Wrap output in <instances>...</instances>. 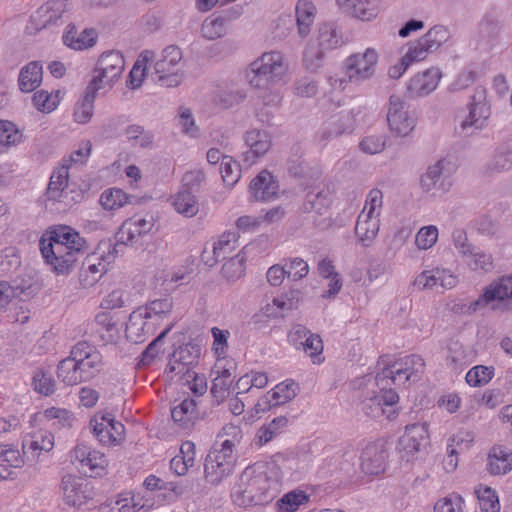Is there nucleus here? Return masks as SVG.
<instances>
[{"mask_svg":"<svg viewBox=\"0 0 512 512\" xmlns=\"http://www.w3.org/2000/svg\"><path fill=\"white\" fill-rule=\"evenodd\" d=\"M39 248L45 263L54 273L67 275L74 269L79 255L88 250V243L73 228L60 225L42 235Z\"/></svg>","mask_w":512,"mask_h":512,"instance_id":"f257e3e1","label":"nucleus"},{"mask_svg":"<svg viewBox=\"0 0 512 512\" xmlns=\"http://www.w3.org/2000/svg\"><path fill=\"white\" fill-rule=\"evenodd\" d=\"M241 482L246 485L243 493L256 505L272 502L280 489L277 468L267 462H256L246 467L241 474Z\"/></svg>","mask_w":512,"mask_h":512,"instance_id":"f03ea898","label":"nucleus"},{"mask_svg":"<svg viewBox=\"0 0 512 512\" xmlns=\"http://www.w3.org/2000/svg\"><path fill=\"white\" fill-rule=\"evenodd\" d=\"M287 72V64L281 52L271 51L250 64L246 77L249 84L258 89H269L278 84Z\"/></svg>","mask_w":512,"mask_h":512,"instance_id":"7ed1b4c3","label":"nucleus"},{"mask_svg":"<svg viewBox=\"0 0 512 512\" xmlns=\"http://www.w3.org/2000/svg\"><path fill=\"white\" fill-rule=\"evenodd\" d=\"M493 302H496L493 309L512 310V273L491 282L477 300L464 305L466 310H462V313L473 314Z\"/></svg>","mask_w":512,"mask_h":512,"instance_id":"20e7f679","label":"nucleus"},{"mask_svg":"<svg viewBox=\"0 0 512 512\" xmlns=\"http://www.w3.org/2000/svg\"><path fill=\"white\" fill-rule=\"evenodd\" d=\"M89 428L102 446H118L125 441L124 425L108 411H99L91 417Z\"/></svg>","mask_w":512,"mask_h":512,"instance_id":"39448f33","label":"nucleus"},{"mask_svg":"<svg viewBox=\"0 0 512 512\" xmlns=\"http://www.w3.org/2000/svg\"><path fill=\"white\" fill-rule=\"evenodd\" d=\"M182 59V52L176 45L167 46L161 58L154 64V81L164 87H176L182 82V74L177 66Z\"/></svg>","mask_w":512,"mask_h":512,"instance_id":"423d86ee","label":"nucleus"},{"mask_svg":"<svg viewBox=\"0 0 512 512\" xmlns=\"http://www.w3.org/2000/svg\"><path fill=\"white\" fill-rule=\"evenodd\" d=\"M425 362L419 355H410L396 361L391 366L384 367L378 372V379L389 385L398 383L399 376L404 375V382L414 383L421 379L424 373Z\"/></svg>","mask_w":512,"mask_h":512,"instance_id":"0eeeda50","label":"nucleus"},{"mask_svg":"<svg viewBox=\"0 0 512 512\" xmlns=\"http://www.w3.org/2000/svg\"><path fill=\"white\" fill-rule=\"evenodd\" d=\"M378 391L368 392L361 400L360 406L363 413L369 417H379L386 413L385 407H393L399 401V395L393 388H388L389 384L378 379V373L375 376Z\"/></svg>","mask_w":512,"mask_h":512,"instance_id":"6e6552de","label":"nucleus"},{"mask_svg":"<svg viewBox=\"0 0 512 512\" xmlns=\"http://www.w3.org/2000/svg\"><path fill=\"white\" fill-rule=\"evenodd\" d=\"M485 99V88L482 86L476 87L468 104L469 113L462 120L459 127V134L461 136H470L474 130H480L485 126V122L490 116V107L486 104Z\"/></svg>","mask_w":512,"mask_h":512,"instance_id":"1a4fd4ad","label":"nucleus"},{"mask_svg":"<svg viewBox=\"0 0 512 512\" xmlns=\"http://www.w3.org/2000/svg\"><path fill=\"white\" fill-rule=\"evenodd\" d=\"M387 122L397 136L405 137L414 129L416 121L409 106L398 95H391L388 102Z\"/></svg>","mask_w":512,"mask_h":512,"instance_id":"9d476101","label":"nucleus"},{"mask_svg":"<svg viewBox=\"0 0 512 512\" xmlns=\"http://www.w3.org/2000/svg\"><path fill=\"white\" fill-rule=\"evenodd\" d=\"M68 0H49L40 6L31 16V22L37 30L62 24L70 13Z\"/></svg>","mask_w":512,"mask_h":512,"instance_id":"9b49d317","label":"nucleus"},{"mask_svg":"<svg viewBox=\"0 0 512 512\" xmlns=\"http://www.w3.org/2000/svg\"><path fill=\"white\" fill-rule=\"evenodd\" d=\"M125 60L118 51L103 53L97 61L95 75L91 81H96V88L101 89L103 85H112L122 74Z\"/></svg>","mask_w":512,"mask_h":512,"instance_id":"f8f14e48","label":"nucleus"},{"mask_svg":"<svg viewBox=\"0 0 512 512\" xmlns=\"http://www.w3.org/2000/svg\"><path fill=\"white\" fill-rule=\"evenodd\" d=\"M61 490L65 503L73 507L82 506L93 499L95 494L90 481L71 474L63 476Z\"/></svg>","mask_w":512,"mask_h":512,"instance_id":"ddd939ff","label":"nucleus"},{"mask_svg":"<svg viewBox=\"0 0 512 512\" xmlns=\"http://www.w3.org/2000/svg\"><path fill=\"white\" fill-rule=\"evenodd\" d=\"M201 348L195 343H186L179 346L170 356L166 371L180 375L189 381L191 367L198 364Z\"/></svg>","mask_w":512,"mask_h":512,"instance_id":"4468645a","label":"nucleus"},{"mask_svg":"<svg viewBox=\"0 0 512 512\" xmlns=\"http://www.w3.org/2000/svg\"><path fill=\"white\" fill-rule=\"evenodd\" d=\"M298 392L299 386L292 380L279 383L258 399L254 409L256 413H264L276 409L293 400Z\"/></svg>","mask_w":512,"mask_h":512,"instance_id":"2eb2a0df","label":"nucleus"},{"mask_svg":"<svg viewBox=\"0 0 512 512\" xmlns=\"http://www.w3.org/2000/svg\"><path fill=\"white\" fill-rule=\"evenodd\" d=\"M377 52L368 48L363 54H353L346 59V74L351 82L369 79L375 72Z\"/></svg>","mask_w":512,"mask_h":512,"instance_id":"dca6fc26","label":"nucleus"},{"mask_svg":"<svg viewBox=\"0 0 512 512\" xmlns=\"http://www.w3.org/2000/svg\"><path fill=\"white\" fill-rule=\"evenodd\" d=\"M332 194L330 185L324 181L308 186L302 204L303 212L323 215L332 204Z\"/></svg>","mask_w":512,"mask_h":512,"instance_id":"f3484780","label":"nucleus"},{"mask_svg":"<svg viewBox=\"0 0 512 512\" xmlns=\"http://www.w3.org/2000/svg\"><path fill=\"white\" fill-rule=\"evenodd\" d=\"M450 34L446 27L435 25L419 40L410 42L409 49L413 52L414 58L424 60L429 53L436 51L449 39Z\"/></svg>","mask_w":512,"mask_h":512,"instance_id":"a211bd4d","label":"nucleus"},{"mask_svg":"<svg viewBox=\"0 0 512 512\" xmlns=\"http://www.w3.org/2000/svg\"><path fill=\"white\" fill-rule=\"evenodd\" d=\"M428 429L426 423H413L407 425L404 434L399 438L397 448L406 456H412L428 443Z\"/></svg>","mask_w":512,"mask_h":512,"instance_id":"6ab92c4d","label":"nucleus"},{"mask_svg":"<svg viewBox=\"0 0 512 512\" xmlns=\"http://www.w3.org/2000/svg\"><path fill=\"white\" fill-rule=\"evenodd\" d=\"M278 190V181L267 170H262L249 185L251 198L255 201H269L277 195Z\"/></svg>","mask_w":512,"mask_h":512,"instance_id":"aec40b11","label":"nucleus"},{"mask_svg":"<svg viewBox=\"0 0 512 512\" xmlns=\"http://www.w3.org/2000/svg\"><path fill=\"white\" fill-rule=\"evenodd\" d=\"M171 417L174 423L182 430H191L200 416L198 404L192 398H185L171 408Z\"/></svg>","mask_w":512,"mask_h":512,"instance_id":"412c9836","label":"nucleus"},{"mask_svg":"<svg viewBox=\"0 0 512 512\" xmlns=\"http://www.w3.org/2000/svg\"><path fill=\"white\" fill-rule=\"evenodd\" d=\"M387 452L383 445L368 444L361 453V469L365 474L378 475L385 470Z\"/></svg>","mask_w":512,"mask_h":512,"instance_id":"4be33fe9","label":"nucleus"},{"mask_svg":"<svg viewBox=\"0 0 512 512\" xmlns=\"http://www.w3.org/2000/svg\"><path fill=\"white\" fill-rule=\"evenodd\" d=\"M441 78L438 68H430L423 73L416 74L408 83L407 91L410 97H421L434 91Z\"/></svg>","mask_w":512,"mask_h":512,"instance_id":"5701e85b","label":"nucleus"},{"mask_svg":"<svg viewBox=\"0 0 512 512\" xmlns=\"http://www.w3.org/2000/svg\"><path fill=\"white\" fill-rule=\"evenodd\" d=\"M353 128V117L350 111L341 112L326 121L318 132L320 141L327 142Z\"/></svg>","mask_w":512,"mask_h":512,"instance_id":"b1692460","label":"nucleus"},{"mask_svg":"<svg viewBox=\"0 0 512 512\" xmlns=\"http://www.w3.org/2000/svg\"><path fill=\"white\" fill-rule=\"evenodd\" d=\"M512 470V452L503 446H494L487 458V471L491 475H504Z\"/></svg>","mask_w":512,"mask_h":512,"instance_id":"393cba45","label":"nucleus"},{"mask_svg":"<svg viewBox=\"0 0 512 512\" xmlns=\"http://www.w3.org/2000/svg\"><path fill=\"white\" fill-rule=\"evenodd\" d=\"M32 292V284L29 280L20 281L16 278L11 282L0 281V308L6 307L13 298L27 297Z\"/></svg>","mask_w":512,"mask_h":512,"instance_id":"a878e982","label":"nucleus"},{"mask_svg":"<svg viewBox=\"0 0 512 512\" xmlns=\"http://www.w3.org/2000/svg\"><path fill=\"white\" fill-rule=\"evenodd\" d=\"M99 89L96 88V81H90L86 87L84 95L75 104L74 120L79 124H86L90 121L94 111V101L96 93Z\"/></svg>","mask_w":512,"mask_h":512,"instance_id":"bb28decb","label":"nucleus"},{"mask_svg":"<svg viewBox=\"0 0 512 512\" xmlns=\"http://www.w3.org/2000/svg\"><path fill=\"white\" fill-rule=\"evenodd\" d=\"M96 41V33L93 29H84L81 33L74 24H69L63 34V42L74 50H84L92 47Z\"/></svg>","mask_w":512,"mask_h":512,"instance_id":"cd10ccee","label":"nucleus"},{"mask_svg":"<svg viewBox=\"0 0 512 512\" xmlns=\"http://www.w3.org/2000/svg\"><path fill=\"white\" fill-rule=\"evenodd\" d=\"M446 161L439 160L434 165L429 166L426 173L421 176L420 183L425 191L433 188H439L444 191L448 190L451 182L448 177H443V168Z\"/></svg>","mask_w":512,"mask_h":512,"instance_id":"c85d7f7f","label":"nucleus"},{"mask_svg":"<svg viewBox=\"0 0 512 512\" xmlns=\"http://www.w3.org/2000/svg\"><path fill=\"white\" fill-rule=\"evenodd\" d=\"M68 177V166L63 165L52 173L46 192L47 200L63 201L67 197Z\"/></svg>","mask_w":512,"mask_h":512,"instance_id":"c756f323","label":"nucleus"},{"mask_svg":"<svg viewBox=\"0 0 512 512\" xmlns=\"http://www.w3.org/2000/svg\"><path fill=\"white\" fill-rule=\"evenodd\" d=\"M337 3L363 21L375 18L379 12L378 0H337Z\"/></svg>","mask_w":512,"mask_h":512,"instance_id":"7c9ffc66","label":"nucleus"},{"mask_svg":"<svg viewBox=\"0 0 512 512\" xmlns=\"http://www.w3.org/2000/svg\"><path fill=\"white\" fill-rule=\"evenodd\" d=\"M42 65L38 61H32L25 65L19 73L18 85L22 92L34 91L42 81Z\"/></svg>","mask_w":512,"mask_h":512,"instance_id":"2f4dec72","label":"nucleus"},{"mask_svg":"<svg viewBox=\"0 0 512 512\" xmlns=\"http://www.w3.org/2000/svg\"><path fill=\"white\" fill-rule=\"evenodd\" d=\"M512 169V143L500 145L486 164V173L497 174Z\"/></svg>","mask_w":512,"mask_h":512,"instance_id":"473e14b6","label":"nucleus"},{"mask_svg":"<svg viewBox=\"0 0 512 512\" xmlns=\"http://www.w3.org/2000/svg\"><path fill=\"white\" fill-rule=\"evenodd\" d=\"M379 231V220L364 211L358 216L355 234L363 246H369Z\"/></svg>","mask_w":512,"mask_h":512,"instance_id":"72a5a7b5","label":"nucleus"},{"mask_svg":"<svg viewBox=\"0 0 512 512\" xmlns=\"http://www.w3.org/2000/svg\"><path fill=\"white\" fill-rule=\"evenodd\" d=\"M245 142L247 146L250 147V150L246 152L245 161L253 162L251 157L257 158L264 155L270 148V141L268 140V136L266 132H262L259 130H252L246 133Z\"/></svg>","mask_w":512,"mask_h":512,"instance_id":"f704fd0d","label":"nucleus"},{"mask_svg":"<svg viewBox=\"0 0 512 512\" xmlns=\"http://www.w3.org/2000/svg\"><path fill=\"white\" fill-rule=\"evenodd\" d=\"M316 8L310 0H299L296 4L295 13L298 25V32L302 38L310 32L315 17Z\"/></svg>","mask_w":512,"mask_h":512,"instance_id":"c9c22d12","label":"nucleus"},{"mask_svg":"<svg viewBox=\"0 0 512 512\" xmlns=\"http://www.w3.org/2000/svg\"><path fill=\"white\" fill-rule=\"evenodd\" d=\"M344 43L342 35L338 32L337 26L332 23H323L318 30V45L324 52L325 50H333Z\"/></svg>","mask_w":512,"mask_h":512,"instance_id":"e433bc0d","label":"nucleus"},{"mask_svg":"<svg viewBox=\"0 0 512 512\" xmlns=\"http://www.w3.org/2000/svg\"><path fill=\"white\" fill-rule=\"evenodd\" d=\"M172 205L178 213L186 217H193L199 210L198 200L195 194L189 190L180 189L178 193L173 196Z\"/></svg>","mask_w":512,"mask_h":512,"instance_id":"4c0bfd02","label":"nucleus"},{"mask_svg":"<svg viewBox=\"0 0 512 512\" xmlns=\"http://www.w3.org/2000/svg\"><path fill=\"white\" fill-rule=\"evenodd\" d=\"M173 324L167 326L155 339H153L148 346L143 350L139 356L137 366L139 368H145L150 366L156 357L161 352V348L165 343L167 334L172 329Z\"/></svg>","mask_w":512,"mask_h":512,"instance_id":"58836bf2","label":"nucleus"},{"mask_svg":"<svg viewBox=\"0 0 512 512\" xmlns=\"http://www.w3.org/2000/svg\"><path fill=\"white\" fill-rule=\"evenodd\" d=\"M79 369V380L83 382L93 379L103 368V358L99 351L90 354V357L77 361Z\"/></svg>","mask_w":512,"mask_h":512,"instance_id":"ea45409f","label":"nucleus"},{"mask_svg":"<svg viewBox=\"0 0 512 512\" xmlns=\"http://www.w3.org/2000/svg\"><path fill=\"white\" fill-rule=\"evenodd\" d=\"M130 199L131 196L127 195L122 189L108 188L102 192L99 202L103 209L114 211L130 203Z\"/></svg>","mask_w":512,"mask_h":512,"instance_id":"a19ab883","label":"nucleus"},{"mask_svg":"<svg viewBox=\"0 0 512 512\" xmlns=\"http://www.w3.org/2000/svg\"><path fill=\"white\" fill-rule=\"evenodd\" d=\"M234 468L233 464H227L222 463V465L219 464V462L212 461L205 458L204 462V474L206 480L213 484L217 485L219 484L223 478L227 477L229 474L232 473Z\"/></svg>","mask_w":512,"mask_h":512,"instance_id":"79ce46f5","label":"nucleus"},{"mask_svg":"<svg viewBox=\"0 0 512 512\" xmlns=\"http://www.w3.org/2000/svg\"><path fill=\"white\" fill-rule=\"evenodd\" d=\"M79 372L78 362L73 361V359L65 358L61 360L57 366L58 379L68 386L77 385L83 382L82 380H79Z\"/></svg>","mask_w":512,"mask_h":512,"instance_id":"37998d69","label":"nucleus"},{"mask_svg":"<svg viewBox=\"0 0 512 512\" xmlns=\"http://www.w3.org/2000/svg\"><path fill=\"white\" fill-rule=\"evenodd\" d=\"M94 260V256H87L83 262L80 277L85 285H93L105 272V265L101 261L96 264Z\"/></svg>","mask_w":512,"mask_h":512,"instance_id":"c03bdc74","label":"nucleus"},{"mask_svg":"<svg viewBox=\"0 0 512 512\" xmlns=\"http://www.w3.org/2000/svg\"><path fill=\"white\" fill-rule=\"evenodd\" d=\"M246 98V93L239 88L231 87L217 91L214 101L223 109L239 104Z\"/></svg>","mask_w":512,"mask_h":512,"instance_id":"a18cd8bd","label":"nucleus"},{"mask_svg":"<svg viewBox=\"0 0 512 512\" xmlns=\"http://www.w3.org/2000/svg\"><path fill=\"white\" fill-rule=\"evenodd\" d=\"M475 493L477 494L479 508L481 512H499L500 504L498 496L492 488L485 486H479L476 489Z\"/></svg>","mask_w":512,"mask_h":512,"instance_id":"49530a36","label":"nucleus"},{"mask_svg":"<svg viewBox=\"0 0 512 512\" xmlns=\"http://www.w3.org/2000/svg\"><path fill=\"white\" fill-rule=\"evenodd\" d=\"M245 261L246 257L242 252L231 256L222 266L223 276L229 281L239 279L244 274Z\"/></svg>","mask_w":512,"mask_h":512,"instance_id":"de8ad7c7","label":"nucleus"},{"mask_svg":"<svg viewBox=\"0 0 512 512\" xmlns=\"http://www.w3.org/2000/svg\"><path fill=\"white\" fill-rule=\"evenodd\" d=\"M309 501V495L302 490H293L286 493L277 502L281 512H295L300 505Z\"/></svg>","mask_w":512,"mask_h":512,"instance_id":"09e8293b","label":"nucleus"},{"mask_svg":"<svg viewBox=\"0 0 512 512\" xmlns=\"http://www.w3.org/2000/svg\"><path fill=\"white\" fill-rule=\"evenodd\" d=\"M501 28L502 26L496 18L487 15L479 23V36L487 44L493 45L499 36Z\"/></svg>","mask_w":512,"mask_h":512,"instance_id":"8fccbe9b","label":"nucleus"},{"mask_svg":"<svg viewBox=\"0 0 512 512\" xmlns=\"http://www.w3.org/2000/svg\"><path fill=\"white\" fill-rule=\"evenodd\" d=\"M229 17L218 16L207 18L201 27L202 36L209 40L220 38L226 34L225 23Z\"/></svg>","mask_w":512,"mask_h":512,"instance_id":"3c124183","label":"nucleus"},{"mask_svg":"<svg viewBox=\"0 0 512 512\" xmlns=\"http://www.w3.org/2000/svg\"><path fill=\"white\" fill-rule=\"evenodd\" d=\"M494 375V368L477 365L471 368L466 374V382L470 386H483L487 384Z\"/></svg>","mask_w":512,"mask_h":512,"instance_id":"603ef678","label":"nucleus"},{"mask_svg":"<svg viewBox=\"0 0 512 512\" xmlns=\"http://www.w3.org/2000/svg\"><path fill=\"white\" fill-rule=\"evenodd\" d=\"M465 261L472 270L490 271L493 269V259L488 253L479 251L476 247L472 249V253L465 257Z\"/></svg>","mask_w":512,"mask_h":512,"instance_id":"864d4df0","label":"nucleus"},{"mask_svg":"<svg viewBox=\"0 0 512 512\" xmlns=\"http://www.w3.org/2000/svg\"><path fill=\"white\" fill-rule=\"evenodd\" d=\"M172 308L173 301L171 297L155 299L145 305L144 318L166 315L171 312Z\"/></svg>","mask_w":512,"mask_h":512,"instance_id":"5fc2aeb1","label":"nucleus"},{"mask_svg":"<svg viewBox=\"0 0 512 512\" xmlns=\"http://www.w3.org/2000/svg\"><path fill=\"white\" fill-rule=\"evenodd\" d=\"M220 171L224 183L228 186H233L239 180L241 176V169L236 161H233L232 157H223L221 162Z\"/></svg>","mask_w":512,"mask_h":512,"instance_id":"6e6d98bb","label":"nucleus"},{"mask_svg":"<svg viewBox=\"0 0 512 512\" xmlns=\"http://www.w3.org/2000/svg\"><path fill=\"white\" fill-rule=\"evenodd\" d=\"M283 267H285L287 278L293 281L304 278L309 272L307 262L298 257L289 259Z\"/></svg>","mask_w":512,"mask_h":512,"instance_id":"4d7b16f0","label":"nucleus"},{"mask_svg":"<svg viewBox=\"0 0 512 512\" xmlns=\"http://www.w3.org/2000/svg\"><path fill=\"white\" fill-rule=\"evenodd\" d=\"M235 234H223L221 238L213 244L212 253L220 257L221 260L226 259L235 249Z\"/></svg>","mask_w":512,"mask_h":512,"instance_id":"13d9d810","label":"nucleus"},{"mask_svg":"<svg viewBox=\"0 0 512 512\" xmlns=\"http://www.w3.org/2000/svg\"><path fill=\"white\" fill-rule=\"evenodd\" d=\"M300 349L308 353V355L313 359V363H319V355L323 351V341L318 334L310 333L308 337L304 339Z\"/></svg>","mask_w":512,"mask_h":512,"instance_id":"bf43d9fd","label":"nucleus"},{"mask_svg":"<svg viewBox=\"0 0 512 512\" xmlns=\"http://www.w3.org/2000/svg\"><path fill=\"white\" fill-rule=\"evenodd\" d=\"M302 300V293L300 290L291 289L280 297L273 299V304L281 310L296 309Z\"/></svg>","mask_w":512,"mask_h":512,"instance_id":"052dcab7","label":"nucleus"},{"mask_svg":"<svg viewBox=\"0 0 512 512\" xmlns=\"http://www.w3.org/2000/svg\"><path fill=\"white\" fill-rule=\"evenodd\" d=\"M32 100L34 106L42 112H51L57 107L58 104L57 95L53 96L51 93H48L45 90L37 91L33 95Z\"/></svg>","mask_w":512,"mask_h":512,"instance_id":"680f3d73","label":"nucleus"},{"mask_svg":"<svg viewBox=\"0 0 512 512\" xmlns=\"http://www.w3.org/2000/svg\"><path fill=\"white\" fill-rule=\"evenodd\" d=\"M22 134L10 121L0 120V143L4 145L16 144L21 141Z\"/></svg>","mask_w":512,"mask_h":512,"instance_id":"e2e57ef3","label":"nucleus"},{"mask_svg":"<svg viewBox=\"0 0 512 512\" xmlns=\"http://www.w3.org/2000/svg\"><path fill=\"white\" fill-rule=\"evenodd\" d=\"M107 465L108 461L106 456L99 451L92 450L91 455L84 466L89 468L90 477H95L103 475Z\"/></svg>","mask_w":512,"mask_h":512,"instance_id":"0e129e2a","label":"nucleus"},{"mask_svg":"<svg viewBox=\"0 0 512 512\" xmlns=\"http://www.w3.org/2000/svg\"><path fill=\"white\" fill-rule=\"evenodd\" d=\"M33 386L35 391L46 396L55 391V381L42 370L35 372L33 376Z\"/></svg>","mask_w":512,"mask_h":512,"instance_id":"69168bd1","label":"nucleus"},{"mask_svg":"<svg viewBox=\"0 0 512 512\" xmlns=\"http://www.w3.org/2000/svg\"><path fill=\"white\" fill-rule=\"evenodd\" d=\"M438 229L435 226H426L419 230L416 235V244L420 249H429L437 241Z\"/></svg>","mask_w":512,"mask_h":512,"instance_id":"338daca9","label":"nucleus"},{"mask_svg":"<svg viewBox=\"0 0 512 512\" xmlns=\"http://www.w3.org/2000/svg\"><path fill=\"white\" fill-rule=\"evenodd\" d=\"M462 501L460 495L452 494L439 500L434 506V512H461Z\"/></svg>","mask_w":512,"mask_h":512,"instance_id":"774afa93","label":"nucleus"}]
</instances>
